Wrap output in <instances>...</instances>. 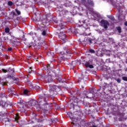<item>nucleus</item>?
<instances>
[{
  "label": "nucleus",
  "instance_id": "obj_46",
  "mask_svg": "<svg viewBox=\"0 0 127 127\" xmlns=\"http://www.w3.org/2000/svg\"><path fill=\"white\" fill-rule=\"evenodd\" d=\"M30 69H32V67H30Z\"/></svg>",
  "mask_w": 127,
  "mask_h": 127
},
{
  "label": "nucleus",
  "instance_id": "obj_8",
  "mask_svg": "<svg viewBox=\"0 0 127 127\" xmlns=\"http://www.w3.org/2000/svg\"><path fill=\"white\" fill-rule=\"evenodd\" d=\"M88 4L90 6H92L93 4H94V3H93V1H92V0H88Z\"/></svg>",
  "mask_w": 127,
  "mask_h": 127
},
{
  "label": "nucleus",
  "instance_id": "obj_3",
  "mask_svg": "<svg viewBox=\"0 0 127 127\" xmlns=\"http://www.w3.org/2000/svg\"><path fill=\"white\" fill-rule=\"evenodd\" d=\"M86 7H87L88 11H89V13L92 14L94 17H95V19H97L100 17V15L97 12L94 11V9L92 8H89V7L87 5H85Z\"/></svg>",
  "mask_w": 127,
  "mask_h": 127
},
{
  "label": "nucleus",
  "instance_id": "obj_16",
  "mask_svg": "<svg viewBox=\"0 0 127 127\" xmlns=\"http://www.w3.org/2000/svg\"><path fill=\"white\" fill-rule=\"evenodd\" d=\"M0 105L2 107V108H3V106L4 105V103L3 102V101H0Z\"/></svg>",
  "mask_w": 127,
  "mask_h": 127
},
{
  "label": "nucleus",
  "instance_id": "obj_26",
  "mask_svg": "<svg viewBox=\"0 0 127 127\" xmlns=\"http://www.w3.org/2000/svg\"><path fill=\"white\" fill-rule=\"evenodd\" d=\"M2 72H3V73H6V72H7L6 70H5L4 69H2Z\"/></svg>",
  "mask_w": 127,
  "mask_h": 127
},
{
  "label": "nucleus",
  "instance_id": "obj_29",
  "mask_svg": "<svg viewBox=\"0 0 127 127\" xmlns=\"http://www.w3.org/2000/svg\"><path fill=\"white\" fill-rule=\"evenodd\" d=\"M23 101L22 100H20V102H19V104L20 105H22V103H23Z\"/></svg>",
  "mask_w": 127,
  "mask_h": 127
},
{
  "label": "nucleus",
  "instance_id": "obj_14",
  "mask_svg": "<svg viewBox=\"0 0 127 127\" xmlns=\"http://www.w3.org/2000/svg\"><path fill=\"white\" fill-rule=\"evenodd\" d=\"M29 104H32L31 106H34V104H35V100L30 102Z\"/></svg>",
  "mask_w": 127,
  "mask_h": 127
},
{
  "label": "nucleus",
  "instance_id": "obj_25",
  "mask_svg": "<svg viewBox=\"0 0 127 127\" xmlns=\"http://www.w3.org/2000/svg\"><path fill=\"white\" fill-rule=\"evenodd\" d=\"M36 89H38L39 90H40V87H39V86H38V85H36Z\"/></svg>",
  "mask_w": 127,
  "mask_h": 127
},
{
  "label": "nucleus",
  "instance_id": "obj_44",
  "mask_svg": "<svg viewBox=\"0 0 127 127\" xmlns=\"http://www.w3.org/2000/svg\"><path fill=\"white\" fill-rule=\"evenodd\" d=\"M80 112H77V114H78V115H79V113Z\"/></svg>",
  "mask_w": 127,
  "mask_h": 127
},
{
  "label": "nucleus",
  "instance_id": "obj_9",
  "mask_svg": "<svg viewBox=\"0 0 127 127\" xmlns=\"http://www.w3.org/2000/svg\"><path fill=\"white\" fill-rule=\"evenodd\" d=\"M14 90V88H13V87H11L10 88H8V92L10 94H12V92H13Z\"/></svg>",
  "mask_w": 127,
  "mask_h": 127
},
{
  "label": "nucleus",
  "instance_id": "obj_40",
  "mask_svg": "<svg viewBox=\"0 0 127 127\" xmlns=\"http://www.w3.org/2000/svg\"><path fill=\"white\" fill-rule=\"evenodd\" d=\"M4 85H6V82H4Z\"/></svg>",
  "mask_w": 127,
  "mask_h": 127
},
{
  "label": "nucleus",
  "instance_id": "obj_42",
  "mask_svg": "<svg viewBox=\"0 0 127 127\" xmlns=\"http://www.w3.org/2000/svg\"><path fill=\"white\" fill-rule=\"evenodd\" d=\"M108 1H112V0H108Z\"/></svg>",
  "mask_w": 127,
  "mask_h": 127
},
{
  "label": "nucleus",
  "instance_id": "obj_11",
  "mask_svg": "<svg viewBox=\"0 0 127 127\" xmlns=\"http://www.w3.org/2000/svg\"><path fill=\"white\" fill-rule=\"evenodd\" d=\"M24 95H26V96H29L28 94V91L26 89L24 90L23 91Z\"/></svg>",
  "mask_w": 127,
  "mask_h": 127
},
{
  "label": "nucleus",
  "instance_id": "obj_30",
  "mask_svg": "<svg viewBox=\"0 0 127 127\" xmlns=\"http://www.w3.org/2000/svg\"><path fill=\"white\" fill-rule=\"evenodd\" d=\"M50 91L52 92V91H54V89H52V87H50Z\"/></svg>",
  "mask_w": 127,
  "mask_h": 127
},
{
  "label": "nucleus",
  "instance_id": "obj_10",
  "mask_svg": "<svg viewBox=\"0 0 127 127\" xmlns=\"http://www.w3.org/2000/svg\"><path fill=\"white\" fill-rule=\"evenodd\" d=\"M18 119H19V115L18 113H17L15 117V121H18Z\"/></svg>",
  "mask_w": 127,
  "mask_h": 127
},
{
  "label": "nucleus",
  "instance_id": "obj_36",
  "mask_svg": "<svg viewBox=\"0 0 127 127\" xmlns=\"http://www.w3.org/2000/svg\"><path fill=\"white\" fill-rule=\"evenodd\" d=\"M92 127H98L97 126H96V125H93Z\"/></svg>",
  "mask_w": 127,
  "mask_h": 127
},
{
  "label": "nucleus",
  "instance_id": "obj_34",
  "mask_svg": "<svg viewBox=\"0 0 127 127\" xmlns=\"http://www.w3.org/2000/svg\"><path fill=\"white\" fill-rule=\"evenodd\" d=\"M11 49H12L11 48H9L8 49V50L9 51H10L11 50Z\"/></svg>",
  "mask_w": 127,
  "mask_h": 127
},
{
  "label": "nucleus",
  "instance_id": "obj_5",
  "mask_svg": "<svg viewBox=\"0 0 127 127\" xmlns=\"http://www.w3.org/2000/svg\"><path fill=\"white\" fill-rule=\"evenodd\" d=\"M59 38H61L62 43H66V36L64 34L62 36H60Z\"/></svg>",
  "mask_w": 127,
  "mask_h": 127
},
{
  "label": "nucleus",
  "instance_id": "obj_35",
  "mask_svg": "<svg viewBox=\"0 0 127 127\" xmlns=\"http://www.w3.org/2000/svg\"><path fill=\"white\" fill-rule=\"evenodd\" d=\"M55 122H58V120L57 119H55Z\"/></svg>",
  "mask_w": 127,
  "mask_h": 127
},
{
  "label": "nucleus",
  "instance_id": "obj_18",
  "mask_svg": "<svg viewBox=\"0 0 127 127\" xmlns=\"http://www.w3.org/2000/svg\"><path fill=\"white\" fill-rule=\"evenodd\" d=\"M109 18L111 20H115V18L114 17V16H110L109 17Z\"/></svg>",
  "mask_w": 127,
  "mask_h": 127
},
{
  "label": "nucleus",
  "instance_id": "obj_45",
  "mask_svg": "<svg viewBox=\"0 0 127 127\" xmlns=\"http://www.w3.org/2000/svg\"><path fill=\"white\" fill-rule=\"evenodd\" d=\"M82 1H85V0H81Z\"/></svg>",
  "mask_w": 127,
  "mask_h": 127
},
{
  "label": "nucleus",
  "instance_id": "obj_33",
  "mask_svg": "<svg viewBox=\"0 0 127 127\" xmlns=\"http://www.w3.org/2000/svg\"><path fill=\"white\" fill-rule=\"evenodd\" d=\"M125 25H126V26H127V21L125 22Z\"/></svg>",
  "mask_w": 127,
  "mask_h": 127
},
{
  "label": "nucleus",
  "instance_id": "obj_7",
  "mask_svg": "<svg viewBox=\"0 0 127 127\" xmlns=\"http://www.w3.org/2000/svg\"><path fill=\"white\" fill-rule=\"evenodd\" d=\"M45 79L48 81V83H51V82H52V76L50 75L46 76Z\"/></svg>",
  "mask_w": 127,
  "mask_h": 127
},
{
  "label": "nucleus",
  "instance_id": "obj_1",
  "mask_svg": "<svg viewBox=\"0 0 127 127\" xmlns=\"http://www.w3.org/2000/svg\"><path fill=\"white\" fill-rule=\"evenodd\" d=\"M68 116L71 120V124L73 125L72 127H81V126H84L85 125V121L83 119H81V115H78V117H77V115L75 116H73V114L71 112L67 113ZM79 118V119H77Z\"/></svg>",
  "mask_w": 127,
  "mask_h": 127
},
{
  "label": "nucleus",
  "instance_id": "obj_27",
  "mask_svg": "<svg viewBox=\"0 0 127 127\" xmlns=\"http://www.w3.org/2000/svg\"><path fill=\"white\" fill-rule=\"evenodd\" d=\"M64 57L63 56H61V60H64Z\"/></svg>",
  "mask_w": 127,
  "mask_h": 127
},
{
  "label": "nucleus",
  "instance_id": "obj_31",
  "mask_svg": "<svg viewBox=\"0 0 127 127\" xmlns=\"http://www.w3.org/2000/svg\"><path fill=\"white\" fill-rule=\"evenodd\" d=\"M61 55H64V53L63 52H61Z\"/></svg>",
  "mask_w": 127,
  "mask_h": 127
},
{
  "label": "nucleus",
  "instance_id": "obj_22",
  "mask_svg": "<svg viewBox=\"0 0 127 127\" xmlns=\"http://www.w3.org/2000/svg\"><path fill=\"white\" fill-rule=\"evenodd\" d=\"M0 97H1V98H3V97H4V93H1L0 95Z\"/></svg>",
  "mask_w": 127,
  "mask_h": 127
},
{
  "label": "nucleus",
  "instance_id": "obj_2",
  "mask_svg": "<svg viewBox=\"0 0 127 127\" xmlns=\"http://www.w3.org/2000/svg\"><path fill=\"white\" fill-rule=\"evenodd\" d=\"M78 103H79V101H78V98L74 97L72 99H70V103L68 104V107L70 109H75V107H77L78 106Z\"/></svg>",
  "mask_w": 127,
  "mask_h": 127
},
{
  "label": "nucleus",
  "instance_id": "obj_12",
  "mask_svg": "<svg viewBox=\"0 0 127 127\" xmlns=\"http://www.w3.org/2000/svg\"><path fill=\"white\" fill-rule=\"evenodd\" d=\"M116 28L119 33H121V32H122V29L120 27H117Z\"/></svg>",
  "mask_w": 127,
  "mask_h": 127
},
{
  "label": "nucleus",
  "instance_id": "obj_37",
  "mask_svg": "<svg viewBox=\"0 0 127 127\" xmlns=\"http://www.w3.org/2000/svg\"><path fill=\"white\" fill-rule=\"evenodd\" d=\"M83 23H86V20L82 21Z\"/></svg>",
  "mask_w": 127,
  "mask_h": 127
},
{
  "label": "nucleus",
  "instance_id": "obj_15",
  "mask_svg": "<svg viewBox=\"0 0 127 127\" xmlns=\"http://www.w3.org/2000/svg\"><path fill=\"white\" fill-rule=\"evenodd\" d=\"M5 32L6 33H8V32H9V28H6L5 29Z\"/></svg>",
  "mask_w": 127,
  "mask_h": 127
},
{
  "label": "nucleus",
  "instance_id": "obj_24",
  "mask_svg": "<svg viewBox=\"0 0 127 127\" xmlns=\"http://www.w3.org/2000/svg\"><path fill=\"white\" fill-rule=\"evenodd\" d=\"M117 82H118V83H121V79H120V78L117 79H116Z\"/></svg>",
  "mask_w": 127,
  "mask_h": 127
},
{
  "label": "nucleus",
  "instance_id": "obj_19",
  "mask_svg": "<svg viewBox=\"0 0 127 127\" xmlns=\"http://www.w3.org/2000/svg\"><path fill=\"white\" fill-rule=\"evenodd\" d=\"M8 5H10V6L12 5V2H11V1H9L8 2Z\"/></svg>",
  "mask_w": 127,
  "mask_h": 127
},
{
  "label": "nucleus",
  "instance_id": "obj_41",
  "mask_svg": "<svg viewBox=\"0 0 127 127\" xmlns=\"http://www.w3.org/2000/svg\"><path fill=\"white\" fill-rule=\"evenodd\" d=\"M55 85H53V88H55Z\"/></svg>",
  "mask_w": 127,
  "mask_h": 127
},
{
  "label": "nucleus",
  "instance_id": "obj_6",
  "mask_svg": "<svg viewBox=\"0 0 127 127\" xmlns=\"http://www.w3.org/2000/svg\"><path fill=\"white\" fill-rule=\"evenodd\" d=\"M85 67L90 68V69H93V68H94V66H93V64H89V62H86L85 63Z\"/></svg>",
  "mask_w": 127,
  "mask_h": 127
},
{
  "label": "nucleus",
  "instance_id": "obj_21",
  "mask_svg": "<svg viewBox=\"0 0 127 127\" xmlns=\"http://www.w3.org/2000/svg\"><path fill=\"white\" fill-rule=\"evenodd\" d=\"M42 34L44 36L46 35V32L45 31H43Z\"/></svg>",
  "mask_w": 127,
  "mask_h": 127
},
{
  "label": "nucleus",
  "instance_id": "obj_17",
  "mask_svg": "<svg viewBox=\"0 0 127 127\" xmlns=\"http://www.w3.org/2000/svg\"><path fill=\"white\" fill-rule=\"evenodd\" d=\"M20 111L22 113H24L25 112V110L24 109V108L23 107H22V109L20 110Z\"/></svg>",
  "mask_w": 127,
  "mask_h": 127
},
{
  "label": "nucleus",
  "instance_id": "obj_23",
  "mask_svg": "<svg viewBox=\"0 0 127 127\" xmlns=\"http://www.w3.org/2000/svg\"><path fill=\"white\" fill-rule=\"evenodd\" d=\"M89 52H90V53H94L95 52V51L92 49H90Z\"/></svg>",
  "mask_w": 127,
  "mask_h": 127
},
{
  "label": "nucleus",
  "instance_id": "obj_28",
  "mask_svg": "<svg viewBox=\"0 0 127 127\" xmlns=\"http://www.w3.org/2000/svg\"><path fill=\"white\" fill-rule=\"evenodd\" d=\"M99 53H100V52H99V51H98V52H97V56H102V54L99 55Z\"/></svg>",
  "mask_w": 127,
  "mask_h": 127
},
{
  "label": "nucleus",
  "instance_id": "obj_32",
  "mask_svg": "<svg viewBox=\"0 0 127 127\" xmlns=\"http://www.w3.org/2000/svg\"><path fill=\"white\" fill-rule=\"evenodd\" d=\"M90 43H92V40L91 39H89Z\"/></svg>",
  "mask_w": 127,
  "mask_h": 127
},
{
  "label": "nucleus",
  "instance_id": "obj_4",
  "mask_svg": "<svg viewBox=\"0 0 127 127\" xmlns=\"http://www.w3.org/2000/svg\"><path fill=\"white\" fill-rule=\"evenodd\" d=\"M100 23L102 24V26H103L105 29H108V26L110 25L109 22L106 20H102L100 21Z\"/></svg>",
  "mask_w": 127,
  "mask_h": 127
},
{
  "label": "nucleus",
  "instance_id": "obj_39",
  "mask_svg": "<svg viewBox=\"0 0 127 127\" xmlns=\"http://www.w3.org/2000/svg\"><path fill=\"white\" fill-rule=\"evenodd\" d=\"M6 120H7V122H9V120L8 118H6Z\"/></svg>",
  "mask_w": 127,
  "mask_h": 127
},
{
  "label": "nucleus",
  "instance_id": "obj_13",
  "mask_svg": "<svg viewBox=\"0 0 127 127\" xmlns=\"http://www.w3.org/2000/svg\"><path fill=\"white\" fill-rule=\"evenodd\" d=\"M15 11L17 13L18 15H20L21 14L20 11L18 10L17 9H15Z\"/></svg>",
  "mask_w": 127,
  "mask_h": 127
},
{
  "label": "nucleus",
  "instance_id": "obj_20",
  "mask_svg": "<svg viewBox=\"0 0 127 127\" xmlns=\"http://www.w3.org/2000/svg\"><path fill=\"white\" fill-rule=\"evenodd\" d=\"M122 79H123V80H124V81H127V77L124 76V77H123Z\"/></svg>",
  "mask_w": 127,
  "mask_h": 127
},
{
  "label": "nucleus",
  "instance_id": "obj_47",
  "mask_svg": "<svg viewBox=\"0 0 127 127\" xmlns=\"http://www.w3.org/2000/svg\"><path fill=\"white\" fill-rule=\"evenodd\" d=\"M61 29H62V27H61Z\"/></svg>",
  "mask_w": 127,
  "mask_h": 127
},
{
  "label": "nucleus",
  "instance_id": "obj_48",
  "mask_svg": "<svg viewBox=\"0 0 127 127\" xmlns=\"http://www.w3.org/2000/svg\"><path fill=\"white\" fill-rule=\"evenodd\" d=\"M90 95H92V93H90Z\"/></svg>",
  "mask_w": 127,
  "mask_h": 127
},
{
  "label": "nucleus",
  "instance_id": "obj_38",
  "mask_svg": "<svg viewBox=\"0 0 127 127\" xmlns=\"http://www.w3.org/2000/svg\"><path fill=\"white\" fill-rule=\"evenodd\" d=\"M47 68H48V70H49V64L48 65V66H47Z\"/></svg>",
  "mask_w": 127,
  "mask_h": 127
},
{
  "label": "nucleus",
  "instance_id": "obj_43",
  "mask_svg": "<svg viewBox=\"0 0 127 127\" xmlns=\"http://www.w3.org/2000/svg\"><path fill=\"white\" fill-rule=\"evenodd\" d=\"M99 33H102V32L101 31H99Z\"/></svg>",
  "mask_w": 127,
  "mask_h": 127
},
{
  "label": "nucleus",
  "instance_id": "obj_49",
  "mask_svg": "<svg viewBox=\"0 0 127 127\" xmlns=\"http://www.w3.org/2000/svg\"><path fill=\"white\" fill-rule=\"evenodd\" d=\"M59 30H60V29H59Z\"/></svg>",
  "mask_w": 127,
  "mask_h": 127
}]
</instances>
